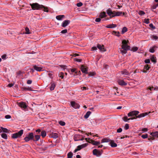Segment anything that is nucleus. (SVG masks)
Segmentation results:
<instances>
[{
  "mask_svg": "<svg viewBox=\"0 0 158 158\" xmlns=\"http://www.w3.org/2000/svg\"><path fill=\"white\" fill-rule=\"evenodd\" d=\"M150 135L153 137L158 138V131L154 132H152L150 133Z\"/></svg>",
  "mask_w": 158,
  "mask_h": 158,
  "instance_id": "obj_20",
  "label": "nucleus"
},
{
  "mask_svg": "<svg viewBox=\"0 0 158 158\" xmlns=\"http://www.w3.org/2000/svg\"><path fill=\"white\" fill-rule=\"evenodd\" d=\"M110 144L111 147H115L117 146V144L115 143L113 140H111L110 141Z\"/></svg>",
  "mask_w": 158,
  "mask_h": 158,
  "instance_id": "obj_19",
  "label": "nucleus"
},
{
  "mask_svg": "<svg viewBox=\"0 0 158 158\" xmlns=\"http://www.w3.org/2000/svg\"><path fill=\"white\" fill-rule=\"evenodd\" d=\"M128 41L125 40H123L122 41V49H127L130 50V47L128 45Z\"/></svg>",
  "mask_w": 158,
  "mask_h": 158,
  "instance_id": "obj_4",
  "label": "nucleus"
},
{
  "mask_svg": "<svg viewBox=\"0 0 158 158\" xmlns=\"http://www.w3.org/2000/svg\"><path fill=\"white\" fill-rule=\"evenodd\" d=\"M112 34L115 35L117 36H119V32L118 31L116 32V31H114L113 32Z\"/></svg>",
  "mask_w": 158,
  "mask_h": 158,
  "instance_id": "obj_40",
  "label": "nucleus"
},
{
  "mask_svg": "<svg viewBox=\"0 0 158 158\" xmlns=\"http://www.w3.org/2000/svg\"><path fill=\"white\" fill-rule=\"evenodd\" d=\"M85 140L88 142L91 143L92 144L94 140H93L92 139H91L89 138H86L85 139Z\"/></svg>",
  "mask_w": 158,
  "mask_h": 158,
  "instance_id": "obj_33",
  "label": "nucleus"
},
{
  "mask_svg": "<svg viewBox=\"0 0 158 158\" xmlns=\"http://www.w3.org/2000/svg\"><path fill=\"white\" fill-rule=\"evenodd\" d=\"M25 31H26V32H25V33L26 34H30L31 33L29 29L27 27H26Z\"/></svg>",
  "mask_w": 158,
  "mask_h": 158,
  "instance_id": "obj_37",
  "label": "nucleus"
},
{
  "mask_svg": "<svg viewBox=\"0 0 158 158\" xmlns=\"http://www.w3.org/2000/svg\"><path fill=\"white\" fill-rule=\"evenodd\" d=\"M138 14L142 16L144 15L145 14V13L144 11L142 10H139L138 12Z\"/></svg>",
  "mask_w": 158,
  "mask_h": 158,
  "instance_id": "obj_43",
  "label": "nucleus"
},
{
  "mask_svg": "<svg viewBox=\"0 0 158 158\" xmlns=\"http://www.w3.org/2000/svg\"><path fill=\"white\" fill-rule=\"evenodd\" d=\"M64 17V15H59L57 16L56 17V18L57 19L59 20H62V19Z\"/></svg>",
  "mask_w": 158,
  "mask_h": 158,
  "instance_id": "obj_23",
  "label": "nucleus"
},
{
  "mask_svg": "<svg viewBox=\"0 0 158 158\" xmlns=\"http://www.w3.org/2000/svg\"><path fill=\"white\" fill-rule=\"evenodd\" d=\"M1 136L2 137L5 139H7V135L6 133H2L1 134Z\"/></svg>",
  "mask_w": 158,
  "mask_h": 158,
  "instance_id": "obj_30",
  "label": "nucleus"
},
{
  "mask_svg": "<svg viewBox=\"0 0 158 158\" xmlns=\"http://www.w3.org/2000/svg\"><path fill=\"white\" fill-rule=\"evenodd\" d=\"M32 81L31 80H28L27 81V83L28 84H30L32 83Z\"/></svg>",
  "mask_w": 158,
  "mask_h": 158,
  "instance_id": "obj_63",
  "label": "nucleus"
},
{
  "mask_svg": "<svg viewBox=\"0 0 158 158\" xmlns=\"http://www.w3.org/2000/svg\"><path fill=\"white\" fill-rule=\"evenodd\" d=\"M138 48L137 47H134L132 48L131 50L133 52H135L138 50Z\"/></svg>",
  "mask_w": 158,
  "mask_h": 158,
  "instance_id": "obj_42",
  "label": "nucleus"
},
{
  "mask_svg": "<svg viewBox=\"0 0 158 158\" xmlns=\"http://www.w3.org/2000/svg\"><path fill=\"white\" fill-rule=\"evenodd\" d=\"M144 62L146 63H147V64L150 63V60L149 59H147L145 60Z\"/></svg>",
  "mask_w": 158,
  "mask_h": 158,
  "instance_id": "obj_56",
  "label": "nucleus"
},
{
  "mask_svg": "<svg viewBox=\"0 0 158 158\" xmlns=\"http://www.w3.org/2000/svg\"><path fill=\"white\" fill-rule=\"evenodd\" d=\"M96 73L95 72H90L89 74V76H93L95 75Z\"/></svg>",
  "mask_w": 158,
  "mask_h": 158,
  "instance_id": "obj_49",
  "label": "nucleus"
},
{
  "mask_svg": "<svg viewBox=\"0 0 158 158\" xmlns=\"http://www.w3.org/2000/svg\"><path fill=\"white\" fill-rule=\"evenodd\" d=\"M110 140L108 138H104L101 141L102 143L108 142H110Z\"/></svg>",
  "mask_w": 158,
  "mask_h": 158,
  "instance_id": "obj_26",
  "label": "nucleus"
},
{
  "mask_svg": "<svg viewBox=\"0 0 158 158\" xmlns=\"http://www.w3.org/2000/svg\"><path fill=\"white\" fill-rule=\"evenodd\" d=\"M26 90L32 91V89L31 87L23 88V90Z\"/></svg>",
  "mask_w": 158,
  "mask_h": 158,
  "instance_id": "obj_31",
  "label": "nucleus"
},
{
  "mask_svg": "<svg viewBox=\"0 0 158 158\" xmlns=\"http://www.w3.org/2000/svg\"><path fill=\"white\" fill-rule=\"evenodd\" d=\"M139 112L137 110H134L129 113L127 115L128 117H132L134 116H136L139 113Z\"/></svg>",
  "mask_w": 158,
  "mask_h": 158,
  "instance_id": "obj_6",
  "label": "nucleus"
},
{
  "mask_svg": "<svg viewBox=\"0 0 158 158\" xmlns=\"http://www.w3.org/2000/svg\"><path fill=\"white\" fill-rule=\"evenodd\" d=\"M18 104L20 107L23 109H25L27 107L26 104L23 102H19Z\"/></svg>",
  "mask_w": 158,
  "mask_h": 158,
  "instance_id": "obj_13",
  "label": "nucleus"
},
{
  "mask_svg": "<svg viewBox=\"0 0 158 158\" xmlns=\"http://www.w3.org/2000/svg\"><path fill=\"white\" fill-rule=\"evenodd\" d=\"M67 32V29H64V30H63L62 31H61V33H66Z\"/></svg>",
  "mask_w": 158,
  "mask_h": 158,
  "instance_id": "obj_59",
  "label": "nucleus"
},
{
  "mask_svg": "<svg viewBox=\"0 0 158 158\" xmlns=\"http://www.w3.org/2000/svg\"><path fill=\"white\" fill-rule=\"evenodd\" d=\"M11 118V116L9 115H7L5 116V118L6 119H9Z\"/></svg>",
  "mask_w": 158,
  "mask_h": 158,
  "instance_id": "obj_58",
  "label": "nucleus"
},
{
  "mask_svg": "<svg viewBox=\"0 0 158 158\" xmlns=\"http://www.w3.org/2000/svg\"><path fill=\"white\" fill-rule=\"evenodd\" d=\"M88 144L85 143L82 145H79L77 147V148L74 151V152H76L77 151L80 150L81 149L85 148L87 145Z\"/></svg>",
  "mask_w": 158,
  "mask_h": 158,
  "instance_id": "obj_8",
  "label": "nucleus"
},
{
  "mask_svg": "<svg viewBox=\"0 0 158 158\" xmlns=\"http://www.w3.org/2000/svg\"><path fill=\"white\" fill-rule=\"evenodd\" d=\"M91 113L90 111H88L84 116L85 118H87L90 114Z\"/></svg>",
  "mask_w": 158,
  "mask_h": 158,
  "instance_id": "obj_29",
  "label": "nucleus"
},
{
  "mask_svg": "<svg viewBox=\"0 0 158 158\" xmlns=\"http://www.w3.org/2000/svg\"><path fill=\"white\" fill-rule=\"evenodd\" d=\"M59 76L60 77H61L62 79L63 78H64L63 73H62V72L60 73L59 74Z\"/></svg>",
  "mask_w": 158,
  "mask_h": 158,
  "instance_id": "obj_47",
  "label": "nucleus"
},
{
  "mask_svg": "<svg viewBox=\"0 0 158 158\" xmlns=\"http://www.w3.org/2000/svg\"><path fill=\"white\" fill-rule=\"evenodd\" d=\"M24 139L26 142H28L30 140V139L27 136L25 137L24 138Z\"/></svg>",
  "mask_w": 158,
  "mask_h": 158,
  "instance_id": "obj_54",
  "label": "nucleus"
},
{
  "mask_svg": "<svg viewBox=\"0 0 158 158\" xmlns=\"http://www.w3.org/2000/svg\"><path fill=\"white\" fill-rule=\"evenodd\" d=\"M121 73L122 74L125 75H130V73L128 72L126 69L121 71Z\"/></svg>",
  "mask_w": 158,
  "mask_h": 158,
  "instance_id": "obj_17",
  "label": "nucleus"
},
{
  "mask_svg": "<svg viewBox=\"0 0 158 158\" xmlns=\"http://www.w3.org/2000/svg\"><path fill=\"white\" fill-rule=\"evenodd\" d=\"M128 50L127 49H122L120 50L121 52L122 53L123 55L124 54H125L127 53V50Z\"/></svg>",
  "mask_w": 158,
  "mask_h": 158,
  "instance_id": "obj_32",
  "label": "nucleus"
},
{
  "mask_svg": "<svg viewBox=\"0 0 158 158\" xmlns=\"http://www.w3.org/2000/svg\"><path fill=\"white\" fill-rule=\"evenodd\" d=\"M151 38L153 40H156L158 39V37L156 35H152L151 36Z\"/></svg>",
  "mask_w": 158,
  "mask_h": 158,
  "instance_id": "obj_41",
  "label": "nucleus"
},
{
  "mask_svg": "<svg viewBox=\"0 0 158 158\" xmlns=\"http://www.w3.org/2000/svg\"><path fill=\"white\" fill-rule=\"evenodd\" d=\"M122 131V129L121 128H120L119 129H118L117 130V132L118 133H120Z\"/></svg>",
  "mask_w": 158,
  "mask_h": 158,
  "instance_id": "obj_60",
  "label": "nucleus"
},
{
  "mask_svg": "<svg viewBox=\"0 0 158 158\" xmlns=\"http://www.w3.org/2000/svg\"><path fill=\"white\" fill-rule=\"evenodd\" d=\"M73 156V153L71 152H70L67 154V158H72Z\"/></svg>",
  "mask_w": 158,
  "mask_h": 158,
  "instance_id": "obj_35",
  "label": "nucleus"
},
{
  "mask_svg": "<svg viewBox=\"0 0 158 158\" xmlns=\"http://www.w3.org/2000/svg\"><path fill=\"white\" fill-rule=\"evenodd\" d=\"M59 124L61 126H64L65 125V123L64 122L62 121H60L59 122Z\"/></svg>",
  "mask_w": 158,
  "mask_h": 158,
  "instance_id": "obj_46",
  "label": "nucleus"
},
{
  "mask_svg": "<svg viewBox=\"0 0 158 158\" xmlns=\"http://www.w3.org/2000/svg\"><path fill=\"white\" fill-rule=\"evenodd\" d=\"M41 135L43 137H44L46 135V132L45 131H42L41 132Z\"/></svg>",
  "mask_w": 158,
  "mask_h": 158,
  "instance_id": "obj_34",
  "label": "nucleus"
},
{
  "mask_svg": "<svg viewBox=\"0 0 158 158\" xmlns=\"http://www.w3.org/2000/svg\"><path fill=\"white\" fill-rule=\"evenodd\" d=\"M52 137L54 139H56L58 137V135L56 133H52Z\"/></svg>",
  "mask_w": 158,
  "mask_h": 158,
  "instance_id": "obj_28",
  "label": "nucleus"
},
{
  "mask_svg": "<svg viewBox=\"0 0 158 158\" xmlns=\"http://www.w3.org/2000/svg\"><path fill=\"white\" fill-rule=\"evenodd\" d=\"M50 85H51L50 87V89L51 91L53 90L55 87L56 84L54 82H52L50 83Z\"/></svg>",
  "mask_w": 158,
  "mask_h": 158,
  "instance_id": "obj_18",
  "label": "nucleus"
},
{
  "mask_svg": "<svg viewBox=\"0 0 158 158\" xmlns=\"http://www.w3.org/2000/svg\"><path fill=\"white\" fill-rule=\"evenodd\" d=\"M48 75L51 78H52L53 77V76L52 72H49V73H48Z\"/></svg>",
  "mask_w": 158,
  "mask_h": 158,
  "instance_id": "obj_45",
  "label": "nucleus"
},
{
  "mask_svg": "<svg viewBox=\"0 0 158 158\" xmlns=\"http://www.w3.org/2000/svg\"><path fill=\"white\" fill-rule=\"evenodd\" d=\"M116 24H111L106 26V27L107 28H113L116 27Z\"/></svg>",
  "mask_w": 158,
  "mask_h": 158,
  "instance_id": "obj_24",
  "label": "nucleus"
},
{
  "mask_svg": "<svg viewBox=\"0 0 158 158\" xmlns=\"http://www.w3.org/2000/svg\"><path fill=\"white\" fill-rule=\"evenodd\" d=\"M1 130H2V131H3L4 132H7L8 131V130L6 128H3V127H1Z\"/></svg>",
  "mask_w": 158,
  "mask_h": 158,
  "instance_id": "obj_39",
  "label": "nucleus"
},
{
  "mask_svg": "<svg viewBox=\"0 0 158 158\" xmlns=\"http://www.w3.org/2000/svg\"><path fill=\"white\" fill-rule=\"evenodd\" d=\"M144 22L147 24H148L149 23V20L148 19H144Z\"/></svg>",
  "mask_w": 158,
  "mask_h": 158,
  "instance_id": "obj_57",
  "label": "nucleus"
},
{
  "mask_svg": "<svg viewBox=\"0 0 158 158\" xmlns=\"http://www.w3.org/2000/svg\"><path fill=\"white\" fill-rule=\"evenodd\" d=\"M33 66L34 69L37 71L40 72L44 71V70L43 68L39 66V65H33Z\"/></svg>",
  "mask_w": 158,
  "mask_h": 158,
  "instance_id": "obj_7",
  "label": "nucleus"
},
{
  "mask_svg": "<svg viewBox=\"0 0 158 158\" xmlns=\"http://www.w3.org/2000/svg\"><path fill=\"white\" fill-rule=\"evenodd\" d=\"M81 70L83 73H87V69L86 66L82 65L81 67Z\"/></svg>",
  "mask_w": 158,
  "mask_h": 158,
  "instance_id": "obj_15",
  "label": "nucleus"
},
{
  "mask_svg": "<svg viewBox=\"0 0 158 158\" xmlns=\"http://www.w3.org/2000/svg\"><path fill=\"white\" fill-rule=\"evenodd\" d=\"M128 118L127 116H125L123 118V120L125 122H127L128 120Z\"/></svg>",
  "mask_w": 158,
  "mask_h": 158,
  "instance_id": "obj_52",
  "label": "nucleus"
},
{
  "mask_svg": "<svg viewBox=\"0 0 158 158\" xmlns=\"http://www.w3.org/2000/svg\"><path fill=\"white\" fill-rule=\"evenodd\" d=\"M106 16V13L105 12H103L101 13L99 15V17L101 18L105 17Z\"/></svg>",
  "mask_w": 158,
  "mask_h": 158,
  "instance_id": "obj_25",
  "label": "nucleus"
},
{
  "mask_svg": "<svg viewBox=\"0 0 158 158\" xmlns=\"http://www.w3.org/2000/svg\"><path fill=\"white\" fill-rule=\"evenodd\" d=\"M151 60L154 63H155L156 62V58L155 56H152L150 58Z\"/></svg>",
  "mask_w": 158,
  "mask_h": 158,
  "instance_id": "obj_27",
  "label": "nucleus"
},
{
  "mask_svg": "<svg viewBox=\"0 0 158 158\" xmlns=\"http://www.w3.org/2000/svg\"><path fill=\"white\" fill-rule=\"evenodd\" d=\"M93 153L94 155H95L97 156H100L102 154L101 152L100 151H98L96 149H94L93 150Z\"/></svg>",
  "mask_w": 158,
  "mask_h": 158,
  "instance_id": "obj_10",
  "label": "nucleus"
},
{
  "mask_svg": "<svg viewBox=\"0 0 158 158\" xmlns=\"http://www.w3.org/2000/svg\"><path fill=\"white\" fill-rule=\"evenodd\" d=\"M119 85H126L127 83L124 81L123 80H118V81Z\"/></svg>",
  "mask_w": 158,
  "mask_h": 158,
  "instance_id": "obj_16",
  "label": "nucleus"
},
{
  "mask_svg": "<svg viewBox=\"0 0 158 158\" xmlns=\"http://www.w3.org/2000/svg\"><path fill=\"white\" fill-rule=\"evenodd\" d=\"M150 67L149 66L148 64H146L144 66V69H145L148 70L149 69Z\"/></svg>",
  "mask_w": 158,
  "mask_h": 158,
  "instance_id": "obj_50",
  "label": "nucleus"
},
{
  "mask_svg": "<svg viewBox=\"0 0 158 158\" xmlns=\"http://www.w3.org/2000/svg\"><path fill=\"white\" fill-rule=\"evenodd\" d=\"M30 5L33 10H42L44 7L43 5H40L36 3L30 4Z\"/></svg>",
  "mask_w": 158,
  "mask_h": 158,
  "instance_id": "obj_2",
  "label": "nucleus"
},
{
  "mask_svg": "<svg viewBox=\"0 0 158 158\" xmlns=\"http://www.w3.org/2000/svg\"><path fill=\"white\" fill-rule=\"evenodd\" d=\"M156 48L155 46H154L152 47L151 48L149 49V52L152 53H153L155 52L154 49Z\"/></svg>",
  "mask_w": 158,
  "mask_h": 158,
  "instance_id": "obj_36",
  "label": "nucleus"
},
{
  "mask_svg": "<svg viewBox=\"0 0 158 158\" xmlns=\"http://www.w3.org/2000/svg\"><path fill=\"white\" fill-rule=\"evenodd\" d=\"M42 10H43L45 12H48V8L47 7H45L44 6V7Z\"/></svg>",
  "mask_w": 158,
  "mask_h": 158,
  "instance_id": "obj_51",
  "label": "nucleus"
},
{
  "mask_svg": "<svg viewBox=\"0 0 158 158\" xmlns=\"http://www.w3.org/2000/svg\"><path fill=\"white\" fill-rule=\"evenodd\" d=\"M151 113V112L150 111L148 112H145L144 113H143L141 114H139L137 116H136L133 117H132V120L134 119H135L137 118H141L145 116H146L148 115Z\"/></svg>",
  "mask_w": 158,
  "mask_h": 158,
  "instance_id": "obj_5",
  "label": "nucleus"
},
{
  "mask_svg": "<svg viewBox=\"0 0 158 158\" xmlns=\"http://www.w3.org/2000/svg\"><path fill=\"white\" fill-rule=\"evenodd\" d=\"M158 6V3L156 4H155L152 6L151 8L152 10L155 9H156V8Z\"/></svg>",
  "mask_w": 158,
  "mask_h": 158,
  "instance_id": "obj_44",
  "label": "nucleus"
},
{
  "mask_svg": "<svg viewBox=\"0 0 158 158\" xmlns=\"http://www.w3.org/2000/svg\"><path fill=\"white\" fill-rule=\"evenodd\" d=\"M97 47L102 52H104L106 51V49L104 48V45H101L100 44H98Z\"/></svg>",
  "mask_w": 158,
  "mask_h": 158,
  "instance_id": "obj_12",
  "label": "nucleus"
},
{
  "mask_svg": "<svg viewBox=\"0 0 158 158\" xmlns=\"http://www.w3.org/2000/svg\"><path fill=\"white\" fill-rule=\"evenodd\" d=\"M71 105L75 109H78L80 107L79 105L76 103L75 102L72 101L71 102Z\"/></svg>",
  "mask_w": 158,
  "mask_h": 158,
  "instance_id": "obj_11",
  "label": "nucleus"
},
{
  "mask_svg": "<svg viewBox=\"0 0 158 158\" xmlns=\"http://www.w3.org/2000/svg\"><path fill=\"white\" fill-rule=\"evenodd\" d=\"M70 23V21L69 20H65L64 21L61 25L62 27H65L67 26Z\"/></svg>",
  "mask_w": 158,
  "mask_h": 158,
  "instance_id": "obj_14",
  "label": "nucleus"
},
{
  "mask_svg": "<svg viewBox=\"0 0 158 158\" xmlns=\"http://www.w3.org/2000/svg\"><path fill=\"white\" fill-rule=\"evenodd\" d=\"M97 49V47H92L91 50L93 51V50H96Z\"/></svg>",
  "mask_w": 158,
  "mask_h": 158,
  "instance_id": "obj_64",
  "label": "nucleus"
},
{
  "mask_svg": "<svg viewBox=\"0 0 158 158\" xmlns=\"http://www.w3.org/2000/svg\"><path fill=\"white\" fill-rule=\"evenodd\" d=\"M101 19L100 18H97L95 19V21L96 22H100L101 21Z\"/></svg>",
  "mask_w": 158,
  "mask_h": 158,
  "instance_id": "obj_61",
  "label": "nucleus"
},
{
  "mask_svg": "<svg viewBox=\"0 0 158 158\" xmlns=\"http://www.w3.org/2000/svg\"><path fill=\"white\" fill-rule=\"evenodd\" d=\"M148 130V128H144L142 129V131L144 132L147 131Z\"/></svg>",
  "mask_w": 158,
  "mask_h": 158,
  "instance_id": "obj_62",
  "label": "nucleus"
},
{
  "mask_svg": "<svg viewBox=\"0 0 158 158\" xmlns=\"http://www.w3.org/2000/svg\"><path fill=\"white\" fill-rule=\"evenodd\" d=\"M68 71L70 74H73V73L77 74V71L76 68L68 69H66Z\"/></svg>",
  "mask_w": 158,
  "mask_h": 158,
  "instance_id": "obj_9",
  "label": "nucleus"
},
{
  "mask_svg": "<svg viewBox=\"0 0 158 158\" xmlns=\"http://www.w3.org/2000/svg\"><path fill=\"white\" fill-rule=\"evenodd\" d=\"M108 15L110 16L111 18L115 16H120L122 14H123V15H124L125 13L124 12H122V11H112L110 9H108L106 11Z\"/></svg>",
  "mask_w": 158,
  "mask_h": 158,
  "instance_id": "obj_1",
  "label": "nucleus"
},
{
  "mask_svg": "<svg viewBox=\"0 0 158 158\" xmlns=\"http://www.w3.org/2000/svg\"><path fill=\"white\" fill-rule=\"evenodd\" d=\"M23 133V130H21L18 132L13 134L12 135V137L14 139H17L20 138Z\"/></svg>",
  "mask_w": 158,
  "mask_h": 158,
  "instance_id": "obj_3",
  "label": "nucleus"
},
{
  "mask_svg": "<svg viewBox=\"0 0 158 158\" xmlns=\"http://www.w3.org/2000/svg\"><path fill=\"white\" fill-rule=\"evenodd\" d=\"M83 5V4L82 2H80L77 4V6L78 7L81 6Z\"/></svg>",
  "mask_w": 158,
  "mask_h": 158,
  "instance_id": "obj_53",
  "label": "nucleus"
},
{
  "mask_svg": "<svg viewBox=\"0 0 158 158\" xmlns=\"http://www.w3.org/2000/svg\"><path fill=\"white\" fill-rule=\"evenodd\" d=\"M127 31V29L126 27H124L122 31V32L123 34L126 32Z\"/></svg>",
  "mask_w": 158,
  "mask_h": 158,
  "instance_id": "obj_38",
  "label": "nucleus"
},
{
  "mask_svg": "<svg viewBox=\"0 0 158 158\" xmlns=\"http://www.w3.org/2000/svg\"><path fill=\"white\" fill-rule=\"evenodd\" d=\"M40 138V135H36L34 136V138H33V140L34 141H37L39 140Z\"/></svg>",
  "mask_w": 158,
  "mask_h": 158,
  "instance_id": "obj_22",
  "label": "nucleus"
},
{
  "mask_svg": "<svg viewBox=\"0 0 158 158\" xmlns=\"http://www.w3.org/2000/svg\"><path fill=\"white\" fill-rule=\"evenodd\" d=\"M141 137L143 139L147 138L148 137V135L147 134L143 135L141 136Z\"/></svg>",
  "mask_w": 158,
  "mask_h": 158,
  "instance_id": "obj_48",
  "label": "nucleus"
},
{
  "mask_svg": "<svg viewBox=\"0 0 158 158\" xmlns=\"http://www.w3.org/2000/svg\"><path fill=\"white\" fill-rule=\"evenodd\" d=\"M30 139V140H33V138L34 137V135L33 133H30L27 136Z\"/></svg>",
  "mask_w": 158,
  "mask_h": 158,
  "instance_id": "obj_21",
  "label": "nucleus"
},
{
  "mask_svg": "<svg viewBox=\"0 0 158 158\" xmlns=\"http://www.w3.org/2000/svg\"><path fill=\"white\" fill-rule=\"evenodd\" d=\"M129 124H126L125 126V130H127L129 128Z\"/></svg>",
  "mask_w": 158,
  "mask_h": 158,
  "instance_id": "obj_55",
  "label": "nucleus"
}]
</instances>
